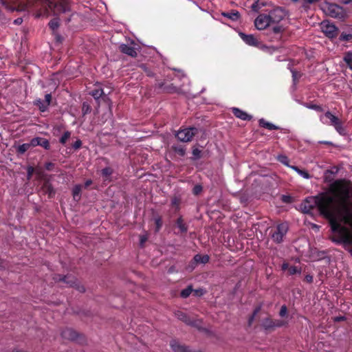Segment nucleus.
Listing matches in <instances>:
<instances>
[{
	"mask_svg": "<svg viewBox=\"0 0 352 352\" xmlns=\"http://www.w3.org/2000/svg\"><path fill=\"white\" fill-rule=\"evenodd\" d=\"M351 190V186L346 182L336 181L327 191L307 197L300 204V209L304 213H309L317 207L321 214L329 219L332 241L344 244L352 252V233L346 228V226L352 227V204L351 208L346 206Z\"/></svg>",
	"mask_w": 352,
	"mask_h": 352,
	"instance_id": "f257e3e1",
	"label": "nucleus"
},
{
	"mask_svg": "<svg viewBox=\"0 0 352 352\" xmlns=\"http://www.w3.org/2000/svg\"><path fill=\"white\" fill-rule=\"evenodd\" d=\"M324 12L331 17L342 19L346 17V13L344 10L334 3H327L323 6Z\"/></svg>",
	"mask_w": 352,
	"mask_h": 352,
	"instance_id": "f03ea898",
	"label": "nucleus"
},
{
	"mask_svg": "<svg viewBox=\"0 0 352 352\" xmlns=\"http://www.w3.org/2000/svg\"><path fill=\"white\" fill-rule=\"evenodd\" d=\"M48 6L53 10L54 13H66L69 12L70 7L67 0H59L58 3H54L51 1H47Z\"/></svg>",
	"mask_w": 352,
	"mask_h": 352,
	"instance_id": "7ed1b4c3",
	"label": "nucleus"
},
{
	"mask_svg": "<svg viewBox=\"0 0 352 352\" xmlns=\"http://www.w3.org/2000/svg\"><path fill=\"white\" fill-rule=\"evenodd\" d=\"M197 129L194 127L191 128H186L182 130H179L176 136L179 140L182 142H190L192 140L193 136L196 134Z\"/></svg>",
	"mask_w": 352,
	"mask_h": 352,
	"instance_id": "20e7f679",
	"label": "nucleus"
},
{
	"mask_svg": "<svg viewBox=\"0 0 352 352\" xmlns=\"http://www.w3.org/2000/svg\"><path fill=\"white\" fill-rule=\"evenodd\" d=\"M322 32L329 38H333L338 35V28L336 25L328 21H322L320 23Z\"/></svg>",
	"mask_w": 352,
	"mask_h": 352,
	"instance_id": "39448f33",
	"label": "nucleus"
},
{
	"mask_svg": "<svg viewBox=\"0 0 352 352\" xmlns=\"http://www.w3.org/2000/svg\"><path fill=\"white\" fill-rule=\"evenodd\" d=\"M288 224L282 223L277 226L276 230L272 234V239L276 243H280L288 230Z\"/></svg>",
	"mask_w": 352,
	"mask_h": 352,
	"instance_id": "423d86ee",
	"label": "nucleus"
},
{
	"mask_svg": "<svg viewBox=\"0 0 352 352\" xmlns=\"http://www.w3.org/2000/svg\"><path fill=\"white\" fill-rule=\"evenodd\" d=\"M270 19L271 24L278 23L285 16V12L281 8H276L267 14Z\"/></svg>",
	"mask_w": 352,
	"mask_h": 352,
	"instance_id": "0eeeda50",
	"label": "nucleus"
},
{
	"mask_svg": "<svg viewBox=\"0 0 352 352\" xmlns=\"http://www.w3.org/2000/svg\"><path fill=\"white\" fill-rule=\"evenodd\" d=\"M254 24L258 30H264L271 25L268 14H263L258 16L255 19Z\"/></svg>",
	"mask_w": 352,
	"mask_h": 352,
	"instance_id": "6e6552de",
	"label": "nucleus"
},
{
	"mask_svg": "<svg viewBox=\"0 0 352 352\" xmlns=\"http://www.w3.org/2000/svg\"><path fill=\"white\" fill-rule=\"evenodd\" d=\"M328 124L333 126L339 134L344 135L346 133L342 122L338 117L336 116L332 122H329Z\"/></svg>",
	"mask_w": 352,
	"mask_h": 352,
	"instance_id": "1a4fd4ad",
	"label": "nucleus"
},
{
	"mask_svg": "<svg viewBox=\"0 0 352 352\" xmlns=\"http://www.w3.org/2000/svg\"><path fill=\"white\" fill-rule=\"evenodd\" d=\"M239 36L241 39L248 45L256 46L258 44V40L252 34H245L240 32Z\"/></svg>",
	"mask_w": 352,
	"mask_h": 352,
	"instance_id": "9d476101",
	"label": "nucleus"
},
{
	"mask_svg": "<svg viewBox=\"0 0 352 352\" xmlns=\"http://www.w3.org/2000/svg\"><path fill=\"white\" fill-rule=\"evenodd\" d=\"M120 50L122 52L132 57H135L137 56V48L133 46L122 44L120 45Z\"/></svg>",
	"mask_w": 352,
	"mask_h": 352,
	"instance_id": "9b49d317",
	"label": "nucleus"
},
{
	"mask_svg": "<svg viewBox=\"0 0 352 352\" xmlns=\"http://www.w3.org/2000/svg\"><path fill=\"white\" fill-rule=\"evenodd\" d=\"M32 146H41L45 149L50 148V143L47 140L41 138H35L31 140Z\"/></svg>",
	"mask_w": 352,
	"mask_h": 352,
	"instance_id": "f8f14e48",
	"label": "nucleus"
},
{
	"mask_svg": "<svg viewBox=\"0 0 352 352\" xmlns=\"http://www.w3.org/2000/svg\"><path fill=\"white\" fill-rule=\"evenodd\" d=\"M232 112L234 115L243 120H249L252 118V116L248 115L246 112L238 109V108H233Z\"/></svg>",
	"mask_w": 352,
	"mask_h": 352,
	"instance_id": "ddd939ff",
	"label": "nucleus"
},
{
	"mask_svg": "<svg viewBox=\"0 0 352 352\" xmlns=\"http://www.w3.org/2000/svg\"><path fill=\"white\" fill-rule=\"evenodd\" d=\"M335 117L336 116L330 111H327L324 114L320 116V120L324 124H329V122H332Z\"/></svg>",
	"mask_w": 352,
	"mask_h": 352,
	"instance_id": "4468645a",
	"label": "nucleus"
},
{
	"mask_svg": "<svg viewBox=\"0 0 352 352\" xmlns=\"http://www.w3.org/2000/svg\"><path fill=\"white\" fill-rule=\"evenodd\" d=\"M259 125L262 127L266 128L269 130H276L278 129L279 127L274 125V124L264 120L263 118H261L259 120Z\"/></svg>",
	"mask_w": 352,
	"mask_h": 352,
	"instance_id": "2eb2a0df",
	"label": "nucleus"
},
{
	"mask_svg": "<svg viewBox=\"0 0 352 352\" xmlns=\"http://www.w3.org/2000/svg\"><path fill=\"white\" fill-rule=\"evenodd\" d=\"M194 261L197 263L205 264L208 262L209 256L206 254H205V255L196 254L194 256Z\"/></svg>",
	"mask_w": 352,
	"mask_h": 352,
	"instance_id": "dca6fc26",
	"label": "nucleus"
},
{
	"mask_svg": "<svg viewBox=\"0 0 352 352\" xmlns=\"http://www.w3.org/2000/svg\"><path fill=\"white\" fill-rule=\"evenodd\" d=\"M292 169L295 170L298 175H300L302 177L305 179L311 178V175L305 170H300L297 166H290Z\"/></svg>",
	"mask_w": 352,
	"mask_h": 352,
	"instance_id": "f3484780",
	"label": "nucleus"
},
{
	"mask_svg": "<svg viewBox=\"0 0 352 352\" xmlns=\"http://www.w3.org/2000/svg\"><path fill=\"white\" fill-rule=\"evenodd\" d=\"M344 61L346 63L347 66L352 69V52H348L344 54L343 58Z\"/></svg>",
	"mask_w": 352,
	"mask_h": 352,
	"instance_id": "a211bd4d",
	"label": "nucleus"
},
{
	"mask_svg": "<svg viewBox=\"0 0 352 352\" xmlns=\"http://www.w3.org/2000/svg\"><path fill=\"white\" fill-rule=\"evenodd\" d=\"M82 186L80 185H76L72 190L74 199L76 200H78L80 197V192H81Z\"/></svg>",
	"mask_w": 352,
	"mask_h": 352,
	"instance_id": "6ab92c4d",
	"label": "nucleus"
},
{
	"mask_svg": "<svg viewBox=\"0 0 352 352\" xmlns=\"http://www.w3.org/2000/svg\"><path fill=\"white\" fill-rule=\"evenodd\" d=\"M222 14L233 21H236L239 18V13L238 12H223Z\"/></svg>",
	"mask_w": 352,
	"mask_h": 352,
	"instance_id": "aec40b11",
	"label": "nucleus"
},
{
	"mask_svg": "<svg viewBox=\"0 0 352 352\" xmlns=\"http://www.w3.org/2000/svg\"><path fill=\"white\" fill-rule=\"evenodd\" d=\"M51 99H52L51 94H47L45 95V101H44L45 104L44 106H40V109L42 111H44L46 110L47 107L49 106V104L50 103Z\"/></svg>",
	"mask_w": 352,
	"mask_h": 352,
	"instance_id": "412c9836",
	"label": "nucleus"
},
{
	"mask_svg": "<svg viewBox=\"0 0 352 352\" xmlns=\"http://www.w3.org/2000/svg\"><path fill=\"white\" fill-rule=\"evenodd\" d=\"M90 94L95 98V99H98L100 98L103 94H104V91L102 89H94L93 90Z\"/></svg>",
	"mask_w": 352,
	"mask_h": 352,
	"instance_id": "4be33fe9",
	"label": "nucleus"
},
{
	"mask_svg": "<svg viewBox=\"0 0 352 352\" xmlns=\"http://www.w3.org/2000/svg\"><path fill=\"white\" fill-rule=\"evenodd\" d=\"M263 326L265 329L274 328V320L270 318H266L263 322Z\"/></svg>",
	"mask_w": 352,
	"mask_h": 352,
	"instance_id": "5701e85b",
	"label": "nucleus"
},
{
	"mask_svg": "<svg viewBox=\"0 0 352 352\" xmlns=\"http://www.w3.org/2000/svg\"><path fill=\"white\" fill-rule=\"evenodd\" d=\"M74 334L75 333L71 329H67L63 332L62 335L65 338L73 340L75 338Z\"/></svg>",
	"mask_w": 352,
	"mask_h": 352,
	"instance_id": "b1692460",
	"label": "nucleus"
},
{
	"mask_svg": "<svg viewBox=\"0 0 352 352\" xmlns=\"http://www.w3.org/2000/svg\"><path fill=\"white\" fill-rule=\"evenodd\" d=\"M31 146V142L30 144H23L19 146L17 151L20 153H24L26 151H28L30 148Z\"/></svg>",
	"mask_w": 352,
	"mask_h": 352,
	"instance_id": "393cba45",
	"label": "nucleus"
},
{
	"mask_svg": "<svg viewBox=\"0 0 352 352\" xmlns=\"http://www.w3.org/2000/svg\"><path fill=\"white\" fill-rule=\"evenodd\" d=\"M49 26L52 30H56L59 26V22L57 19L51 20L49 23Z\"/></svg>",
	"mask_w": 352,
	"mask_h": 352,
	"instance_id": "a878e982",
	"label": "nucleus"
},
{
	"mask_svg": "<svg viewBox=\"0 0 352 352\" xmlns=\"http://www.w3.org/2000/svg\"><path fill=\"white\" fill-rule=\"evenodd\" d=\"M177 226L179 228L181 232H186L187 230V228L186 227V226L183 223V220H182V218H179L177 219Z\"/></svg>",
	"mask_w": 352,
	"mask_h": 352,
	"instance_id": "bb28decb",
	"label": "nucleus"
},
{
	"mask_svg": "<svg viewBox=\"0 0 352 352\" xmlns=\"http://www.w3.org/2000/svg\"><path fill=\"white\" fill-rule=\"evenodd\" d=\"M192 287L190 286L188 287L186 289H183L181 292V296L183 298H187L188 296H190V294L192 293Z\"/></svg>",
	"mask_w": 352,
	"mask_h": 352,
	"instance_id": "cd10ccee",
	"label": "nucleus"
},
{
	"mask_svg": "<svg viewBox=\"0 0 352 352\" xmlns=\"http://www.w3.org/2000/svg\"><path fill=\"white\" fill-rule=\"evenodd\" d=\"M278 160L280 162L285 164L287 166H289L290 168L291 166L289 165V160L287 156L285 155H278Z\"/></svg>",
	"mask_w": 352,
	"mask_h": 352,
	"instance_id": "c85d7f7f",
	"label": "nucleus"
},
{
	"mask_svg": "<svg viewBox=\"0 0 352 352\" xmlns=\"http://www.w3.org/2000/svg\"><path fill=\"white\" fill-rule=\"evenodd\" d=\"M288 273L290 275H294V274H300V270L298 267H296V266H289V270H288Z\"/></svg>",
	"mask_w": 352,
	"mask_h": 352,
	"instance_id": "c756f323",
	"label": "nucleus"
},
{
	"mask_svg": "<svg viewBox=\"0 0 352 352\" xmlns=\"http://www.w3.org/2000/svg\"><path fill=\"white\" fill-rule=\"evenodd\" d=\"M71 135L70 132L66 131L64 133V134L62 135V137L60 139V142L63 144H65L67 140L69 138Z\"/></svg>",
	"mask_w": 352,
	"mask_h": 352,
	"instance_id": "7c9ffc66",
	"label": "nucleus"
},
{
	"mask_svg": "<svg viewBox=\"0 0 352 352\" xmlns=\"http://www.w3.org/2000/svg\"><path fill=\"white\" fill-rule=\"evenodd\" d=\"M304 106L308 109H314L317 111H322V108L319 105L305 104Z\"/></svg>",
	"mask_w": 352,
	"mask_h": 352,
	"instance_id": "2f4dec72",
	"label": "nucleus"
},
{
	"mask_svg": "<svg viewBox=\"0 0 352 352\" xmlns=\"http://www.w3.org/2000/svg\"><path fill=\"white\" fill-rule=\"evenodd\" d=\"M82 110L83 113L86 114V113L90 112L91 107L87 102H84L82 104Z\"/></svg>",
	"mask_w": 352,
	"mask_h": 352,
	"instance_id": "473e14b6",
	"label": "nucleus"
},
{
	"mask_svg": "<svg viewBox=\"0 0 352 352\" xmlns=\"http://www.w3.org/2000/svg\"><path fill=\"white\" fill-rule=\"evenodd\" d=\"M155 226H156V231H159L162 225L161 218H160V217L155 218Z\"/></svg>",
	"mask_w": 352,
	"mask_h": 352,
	"instance_id": "72a5a7b5",
	"label": "nucleus"
},
{
	"mask_svg": "<svg viewBox=\"0 0 352 352\" xmlns=\"http://www.w3.org/2000/svg\"><path fill=\"white\" fill-rule=\"evenodd\" d=\"M287 324L286 322L283 320H274V327H280Z\"/></svg>",
	"mask_w": 352,
	"mask_h": 352,
	"instance_id": "f704fd0d",
	"label": "nucleus"
},
{
	"mask_svg": "<svg viewBox=\"0 0 352 352\" xmlns=\"http://www.w3.org/2000/svg\"><path fill=\"white\" fill-rule=\"evenodd\" d=\"M352 38V35L351 34H342L340 36V39L342 41H349Z\"/></svg>",
	"mask_w": 352,
	"mask_h": 352,
	"instance_id": "c9c22d12",
	"label": "nucleus"
},
{
	"mask_svg": "<svg viewBox=\"0 0 352 352\" xmlns=\"http://www.w3.org/2000/svg\"><path fill=\"white\" fill-rule=\"evenodd\" d=\"M102 173L104 176L108 177L112 173V170L110 168H105L102 169Z\"/></svg>",
	"mask_w": 352,
	"mask_h": 352,
	"instance_id": "e433bc0d",
	"label": "nucleus"
},
{
	"mask_svg": "<svg viewBox=\"0 0 352 352\" xmlns=\"http://www.w3.org/2000/svg\"><path fill=\"white\" fill-rule=\"evenodd\" d=\"M287 313V308L285 305H283L280 308L279 315L281 317H284Z\"/></svg>",
	"mask_w": 352,
	"mask_h": 352,
	"instance_id": "4c0bfd02",
	"label": "nucleus"
},
{
	"mask_svg": "<svg viewBox=\"0 0 352 352\" xmlns=\"http://www.w3.org/2000/svg\"><path fill=\"white\" fill-rule=\"evenodd\" d=\"M259 311H260V307H257V308L254 310V313H253V315H252V316L250 318V319H249V324H252V322H253V320H254V318L255 316L257 314V313H258Z\"/></svg>",
	"mask_w": 352,
	"mask_h": 352,
	"instance_id": "58836bf2",
	"label": "nucleus"
},
{
	"mask_svg": "<svg viewBox=\"0 0 352 352\" xmlns=\"http://www.w3.org/2000/svg\"><path fill=\"white\" fill-rule=\"evenodd\" d=\"M140 245L143 246L144 243L147 241L148 237L146 234H143L140 236Z\"/></svg>",
	"mask_w": 352,
	"mask_h": 352,
	"instance_id": "ea45409f",
	"label": "nucleus"
},
{
	"mask_svg": "<svg viewBox=\"0 0 352 352\" xmlns=\"http://www.w3.org/2000/svg\"><path fill=\"white\" fill-rule=\"evenodd\" d=\"M202 190V188L201 186L199 185H197V186H195L193 188V192L194 194L195 195H198L199 192H201Z\"/></svg>",
	"mask_w": 352,
	"mask_h": 352,
	"instance_id": "a19ab883",
	"label": "nucleus"
},
{
	"mask_svg": "<svg viewBox=\"0 0 352 352\" xmlns=\"http://www.w3.org/2000/svg\"><path fill=\"white\" fill-rule=\"evenodd\" d=\"M82 142L80 140H78L74 143L73 148L75 149H78L79 148H80Z\"/></svg>",
	"mask_w": 352,
	"mask_h": 352,
	"instance_id": "79ce46f5",
	"label": "nucleus"
},
{
	"mask_svg": "<svg viewBox=\"0 0 352 352\" xmlns=\"http://www.w3.org/2000/svg\"><path fill=\"white\" fill-rule=\"evenodd\" d=\"M33 172H34V168L32 167V166H29L28 168V178H30V177L33 174Z\"/></svg>",
	"mask_w": 352,
	"mask_h": 352,
	"instance_id": "37998d69",
	"label": "nucleus"
},
{
	"mask_svg": "<svg viewBox=\"0 0 352 352\" xmlns=\"http://www.w3.org/2000/svg\"><path fill=\"white\" fill-rule=\"evenodd\" d=\"M22 22H23V19L22 18H17L16 19H15L14 21V23L15 25H20V24L22 23Z\"/></svg>",
	"mask_w": 352,
	"mask_h": 352,
	"instance_id": "c03bdc74",
	"label": "nucleus"
},
{
	"mask_svg": "<svg viewBox=\"0 0 352 352\" xmlns=\"http://www.w3.org/2000/svg\"><path fill=\"white\" fill-rule=\"evenodd\" d=\"M292 73L293 80L295 82L297 80V78H298V74L294 71H292Z\"/></svg>",
	"mask_w": 352,
	"mask_h": 352,
	"instance_id": "a18cd8bd",
	"label": "nucleus"
},
{
	"mask_svg": "<svg viewBox=\"0 0 352 352\" xmlns=\"http://www.w3.org/2000/svg\"><path fill=\"white\" fill-rule=\"evenodd\" d=\"M289 266L290 265L288 263H283V265H282V270H284V271L288 270Z\"/></svg>",
	"mask_w": 352,
	"mask_h": 352,
	"instance_id": "49530a36",
	"label": "nucleus"
},
{
	"mask_svg": "<svg viewBox=\"0 0 352 352\" xmlns=\"http://www.w3.org/2000/svg\"><path fill=\"white\" fill-rule=\"evenodd\" d=\"M36 104L40 107V106H44L45 104L44 101H42L41 100H36Z\"/></svg>",
	"mask_w": 352,
	"mask_h": 352,
	"instance_id": "de8ad7c7",
	"label": "nucleus"
},
{
	"mask_svg": "<svg viewBox=\"0 0 352 352\" xmlns=\"http://www.w3.org/2000/svg\"><path fill=\"white\" fill-rule=\"evenodd\" d=\"M195 293L196 296H201V295H202L204 294L202 289H201V290H195Z\"/></svg>",
	"mask_w": 352,
	"mask_h": 352,
	"instance_id": "09e8293b",
	"label": "nucleus"
},
{
	"mask_svg": "<svg viewBox=\"0 0 352 352\" xmlns=\"http://www.w3.org/2000/svg\"><path fill=\"white\" fill-rule=\"evenodd\" d=\"M305 278H306L307 282H311L312 280H313V277L311 276H310V275L306 276Z\"/></svg>",
	"mask_w": 352,
	"mask_h": 352,
	"instance_id": "8fccbe9b",
	"label": "nucleus"
},
{
	"mask_svg": "<svg viewBox=\"0 0 352 352\" xmlns=\"http://www.w3.org/2000/svg\"><path fill=\"white\" fill-rule=\"evenodd\" d=\"M91 184H92V181L89 179V180L86 181V182L85 183V187H87L89 185H91Z\"/></svg>",
	"mask_w": 352,
	"mask_h": 352,
	"instance_id": "3c124183",
	"label": "nucleus"
},
{
	"mask_svg": "<svg viewBox=\"0 0 352 352\" xmlns=\"http://www.w3.org/2000/svg\"><path fill=\"white\" fill-rule=\"evenodd\" d=\"M199 153H200V151H199L198 149H195V150L193 151V154H194V155H195V156L199 155Z\"/></svg>",
	"mask_w": 352,
	"mask_h": 352,
	"instance_id": "603ef678",
	"label": "nucleus"
},
{
	"mask_svg": "<svg viewBox=\"0 0 352 352\" xmlns=\"http://www.w3.org/2000/svg\"><path fill=\"white\" fill-rule=\"evenodd\" d=\"M344 319V317H342V316H341V317H336L335 318V320L336 321H341V320H343Z\"/></svg>",
	"mask_w": 352,
	"mask_h": 352,
	"instance_id": "864d4df0",
	"label": "nucleus"
},
{
	"mask_svg": "<svg viewBox=\"0 0 352 352\" xmlns=\"http://www.w3.org/2000/svg\"><path fill=\"white\" fill-rule=\"evenodd\" d=\"M320 143L325 144H328V145H331L332 144V142H328V141H322V142H320Z\"/></svg>",
	"mask_w": 352,
	"mask_h": 352,
	"instance_id": "5fc2aeb1",
	"label": "nucleus"
},
{
	"mask_svg": "<svg viewBox=\"0 0 352 352\" xmlns=\"http://www.w3.org/2000/svg\"><path fill=\"white\" fill-rule=\"evenodd\" d=\"M351 205H352V204H351L350 206H348V205L346 204V206H347L348 207H349V208H351ZM346 228H349V232L352 233V227H351V226H346Z\"/></svg>",
	"mask_w": 352,
	"mask_h": 352,
	"instance_id": "6e6d98bb",
	"label": "nucleus"
},
{
	"mask_svg": "<svg viewBox=\"0 0 352 352\" xmlns=\"http://www.w3.org/2000/svg\"><path fill=\"white\" fill-rule=\"evenodd\" d=\"M318 0H307L309 3H314L317 2Z\"/></svg>",
	"mask_w": 352,
	"mask_h": 352,
	"instance_id": "4d7b16f0",
	"label": "nucleus"
},
{
	"mask_svg": "<svg viewBox=\"0 0 352 352\" xmlns=\"http://www.w3.org/2000/svg\"><path fill=\"white\" fill-rule=\"evenodd\" d=\"M344 3H349L352 2V0H343Z\"/></svg>",
	"mask_w": 352,
	"mask_h": 352,
	"instance_id": "13d9d810",
	"label": "nucleus"
},
{
	"mask_svg": "<svg viewBox=\"0 0 352 352\" xmlns=\"http://www.w3.org/2000/svg\"><path fill=\"white\" fill-rule=\"evenodd\" d=\"M179 153L182 154V155H184V151L183 149H180L179 150Z\"/></svg>",
	"mask_w": 352,
	"mask_h": 352,
	"instance_id": "bf43d9fd",
	"label": "nucleus"
},
{
	"mask_svg": "<svg viewBox=\"0 0 352 352\" xmlns=\"http://www.w3.org/2000/svg\"><path fill=\"white\" fill-rule=\"evenodd\" d=\"M173 204H177V200L176 199H174L173 201Z\"/></svg>",
	"mask_w": 352,
	"mask_h": 352,
	"instance_id": "052dcab7",
	"label": "nucleus"
},
{
	"mask_svg": "<svg viewBox=\"0 0 352 352\" xmlns=\"http://www.w3.org/2000/svg\"><path fill=\"white\" fill-rule=\"evenodd\" d=\"M274 32H278V28H274Z\"/></svg>",
	"mask_w": 352,
	"mask_h": 352,
	"instance_id": "680f3d73",
	"label": "nucleus"
},
{
	"mask_svg": "<svg viewBox=\"0 0 352 352\" xmlns=\"http://www.w3.org/2000/svg\"><path fill=\"white\" fill-rule=\"evenodd\" d=\"M294 2H297L298 0H292Z\"/></svg>",
	"mask_w": 352,
	"mask_h": 352,
	"instance_id": "e2e57ef3",
	"label": "nucleus"
}]
</instances>
